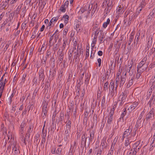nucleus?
<instances>
[{"label": "nucleus", "instance_id": "obj_10", "mask_svg": "<svg viewBox=\"0 0 155 155\" xmlns=\"http://www.w3.org/2000/svg\"><path fill=\"white\" fill-rule=\"evenodd\" d=\"M138 105V102H134L128 108V110L130 112H131L134 110Z\"/></svg>", "mask_w": 155, "mask_h": 155}, {"label": "nucleus", "instance_id": "obj_51", "mask_svg": "<svg viewBox=\"0 0 155 155\" xmlns=\"http://www.w3.org/2000/svg\"><path fill=\"white\" fill-rule=\"evenodd\" d=\"M64 118V114L63 113H61L60 114V117L59 118L60 121H62Z\"/></svg>", "mask_w": 155, "mask_h": 155}, {"label": "nucleus", "instance_id": "obj_54", "mask_svg": "<svg viewBox=\"0 0 155 155\" xmlns=\"http://www.w3.org/2000/svg\"><path fill=\"white\" fill-rule=\"evenodd\" d=\"M119 78H118V79H117L116 80V81L115 82V91H117V88L118 85L119 84Z\"/></svg>", "mask_w": 155, "mask_h": 155}, {"label": "nucleus", "instance_id": "obj_12", "mask_svg": "<svg viewBox=\"0 0 155 155\" xmlns=\"http://www.w3.org/2000/svg\"><path fill=\"white\" fill-rule=\"evenodd\" d=\"M135 80V78L134 76L129 78L128 83L127 85V88L130 87L133 84L134 81Z\"/></svg>", "mask_w": 155, "mask_h": 155}, {"label": "nucleus", "instance_id": "obj_45", "mask_svg": "<svg viewBox=\"0 0 155 155\" xmlns=\"http://www.w3.org/2000/svg\"><path fill=\"white\" fill-rule=\"evenodd\" d=\"M12 148H13L12 150H14V151L16 152L17 151V147L16 145V144L15 143H13L12 145Z\"/></svg>", "mask_w": 155, "mask_h": 155}, {"label": "nucleus", "instance_id": "obj_2", "mask_svg": "<svg viewBox=\"0 0 155 155\" xmlns=\"http://www.w3.org/2000/svg\"><path fill=\"white\" fill-rule=\"evenodd\" d=\"M114 81H111L109 85V95H110L111 97L114 96Z\"/></svg>", "mask_w": 155, "mask_h": 155}, {"label": "nucleus", "instance_id": "obj_31", "mask_svg": "<svg viewBox=\"0 0 155 155\" xmlns=\"http://www.w3.org/2000/svg\"><path fill=\"white\" fill-rule=\"evenodd\" d=\"M64 18V22L65 24H67L68 22V21L69 20V16L67 15H64L63 18L61 19L62 20L63 18V19Z\"/></svg>", "mask_w": 155, "mask_h": 155}, {"label": "nucleus", "instance_id": "obj_42", "mask_svg": "<svg viewBox=\"0 0 155 155\" xmlns=\"http://www.w3.org/2000/svg\"><path fill=\"white\" fill-rule=\"evenodd\" d=\"M136 153L133 151L132 149H131V150H130L127 152V155H136Z\"/></svg>", "mask_w": 155, "mask_h": 155}, {"label": "nucleus", "instance_id": "obj_6", "mask_svg": "<svg viewBox=\"0 0 155 155\" xmlns=\"http://www.w3.org/2000/svg\"><path fill=\"white\" fill-rule=\"evenodd\" d=\"M112 1L111 0H109L108 1V2L107 5V7L105 8V12H106V14H107L108 13H109L110 12V11L111 9H112L113 5H112Z\"/></svg>", "mask_w": 155, "mask_h": 155}, {"label": "nucleus", "instance_id": "obj_23", "mask_svg": "<svg viewBox=\"0 0 155 155\" xmlns=\"http://www.w3.org/2000/svg\"><path fill=\"white\" fill-rule=\"evenodd\" d=\"M58 52L59 54L58 59L59 61H61L64 58V53L62 52V51H60V49H59Z\"/></svg>", "mask_w": 155, "mask_h": 155}, {"label": "nucleus", "instance_id": "obj_53", "mask_svg": "<svg viewBox=\"0 0 155 155\" xmlns=\"http://www.w3.org/2000/svg\"><path fill=\"white\" fill-rule=\"evenodd\" d=\"M42 133L43 134V136L42 137V140L44 141V142H45L46 140V132L45 133V132H43V131Z\"/></svg>", "mask_w": 155, "mask_h": 155}, {"label": "nucleus", "instance_id": "obj_14", "mask_svg": "<svg viewBox=\"0 0 155 155\" xmlns=\"http://www.w3.org/2000/svg\"><path fill=\"white\" fill-rule=\"evenodd\" d=\"M153 117V108H152L151 110L147 114L146 118L148 120Z\"/></svg>", "mask_w": 155, "mask_h": 155}, {"label": "nucleus", "instance_id": "obj_16", "mask_svg": "<svg viewBox=\"0 0 155 155\" xmlns=\"http://www.w3.org/2000/svg\"><path fill=\"white\" fill-rule=\"evenodd\" d=\"M131 142H130V140L129 138H127L125 141L124 145L125 146L127 147V149H130V143Z\"/></svg>", "mask_w": 155, "mask_h": 155}, {"label": "nucleus", "instance_id": "obj_46", "mask_svg": "<svg viewBox=\"0 0 155 155\" xmlns=\"http://www.w3.org/2000/svg\"><path fill=\"white\" fill-rule=\"evenodd\" d=\"M81 24L79 22H77L75 27H74V29L76 30L78 29V28H81Z\"/></svg>", "mask_w": 155, "mask_h": 155}, {"label": "nucleus", "instance_id": "obj_1", "mask_svg": "<svg viewBox=\"0 0 155 155\" xmlns=\"http://www.w3.org/2000/svg\"><path fill=\"white\" fill-rule=\"evenodd\" d=\"M140 141H138L134 144L132 146V150H133V151H134L136 154L141 147L142 144H140Z\"/></svg>", "mask_w": 155, "mask_h": 155}, {"label": "nucleus", "instance_id": "obj_41", "mask_svg": "<svg viewBox=\"0 0 155 155\" xmlns=\"http://www.w3.org/2000/svg\"><path fill=\"white\" fill-rule=\"evenodd\" d=\"M127 113V111L126 110V109H125L124 110L122 114H121L120 117V119H122L123 120V118L124 117L125 115Z\"/></svg>", "mask_w": 155, "mask_h": 155}, {"label": "nucleus", "instance_id": "obj_63", "mask_svg": "<svg viewBox=\"0 0 155 155\" xmlns=\"http://www.w3.org/2000/svg\"><path fill=\"white\" fill-rule=\"evenodd\" d=\"M50 54L51 52L48 50H47V54L45 58H48L49 56L50 55Z\"/></svg>", "mask_w": 155, "mask_h": 155}, {"label": "nucleus", "instance_id": "obj_43", "mask_svg": "<svg viewBox=\"0 0 155 155\" xmlns=\"http://www.w3.org/2000/svg\"><path fill=\"white\" fill-rule=\"evenodd\" d=\"M66 8H65V6L62 5L60 7L59 10L61 11V12H66Z\"/></svg>", "mask_w": 155, "mask_h": 155}, {"label": "nucleus", "instance_id": "obj_5", "mask_svg": "<svg viewBox=\"0 0 155 155\" xmlns=\"http://www.w3.org/2000/svg\"><path fill=\"white\" fill-rule=\"evenodd\" d=\"M146 5L145 2H142L141 5L137 9L136 12L134 16L137 17L139 14L140 12L141 11L142 8H144Z\"/></svg>", "mask_w": 155, "mask_h": 155}, {"label": "nucleus", "instance_id": "obj_64", "mask_svg": "<svg viewBox=\"0 0 155 155\" xmlns=\"http://www.w3.org/2000/svg\"><path fill=\"white\" fill-rule=\"evenodd\" d=\"M114 110H112L111 109L110 112L109 113V116H112L113 117V116L114 114Z\"/></svg>", "mask_w": 155, "mask_h": 155}, {"label": "nucleus", "instance_id": "obj_7", "mask_svg": "<svg viewBox=\"0 0 155 155\" xmlns=\"http://www.w3.org/2000/svg\"><path fill=\"white\" fill-rule=\"evenodd\" d=\"M25 125L26 124L25 121H23L20 125L19 130L20 132V134L21 135V136H23L24 134V130Z\"/></svg>", "mask_w": 155, "mask_h": 155}, {"label": "nucleus", "instance_id": "obj_57", "mask_svg": "<svg viewBox=\"0 0 155 155\" xmlns=\"http://www.w3.org/2000/svg\"><path fill=\"white\" fill-rule=\"evenodd\" d=\"M107 76H108V71H107V72L105 74V75L102 78V80L103 82H104V81L105 80L106 78H107Z\"/></svg>", "mask_w": 155, "mask_h": 155}, {"label": "nucleus", "instance_id": "obj_62", "mask_svg": "<svg viewBox=\"0 0 155 155\" xmlns=\"http://www.w3.org/2000/svg\"><path fill=\"white\" fill-rule=\"evenodd\" d=\"M97 41V40L95 39H93L92 45H93L92 46V49H93V48L95 44H96Z\"/></svg>", "mask_w": 155, "mask_h": 155}, {"label": "nucleus", "instance_id": "obj_34", "mask_svg": "<svg viewBox=\"0 0 155 155\" xmlns=\"http://www.w3.org/2000/svg\"><path fill=\"white\" fill-rule=\"evenodd\" d=\"M146 64H146L145 63L141 61L138 64L137 66V68H140L143 67V66H145Z\"/></svg>", "mask_w": 155, "mask_h": 155}, {"label": "nucleus", "instance_id": "obj_29", "mask_svg": "<svg viewBox=\"0 0 155 155\" xmlns=\"http://www.w3.org/2000/svg\"><path fill=\"white\" fill-rule=\"evenodd\" d=\"M148 66V64H146L145 66H143V67H142V68H137V70H138L139 71L141 72H143L144 71H145L147 68Z\"/></svg>", "mask_w": 155, "mask_h": 155}, {"label": "nucleus", "instance_id": "obj_50", "mask_svg": "<svg viewBox=\"0 0 155 155\" xmlns=\"http://www.w3.org/2000/svg\"><path fill=\"white\" fill-rule=\"evenodd\" d=\"M58 18L59 17L57 16L56 17H53L51 20V22H53L55 21H57L58 20Z\"/></svg>", "mask_w": 155, "mask_h": 155}, {"label": "nucleus", "instance_id": "obj_19", "mask_svg": "<svg viewBox=\"0 0 155 155\" xmlns=\"http://www.w3.org/2000/svg\"><path fill=\"white\" fill-rule=\"evenodd\" d=\"M44 70L43 69H41L39 71V79L40 80H41L42 79L44 80Z\"/></svg>", "mask_w": 155, "mask_h": 155}, {"label": "nucleus", "instance_id": "obj_39", "mask_svg": "<svg viewBox=\"0 0 155 155\" xmlns=\"http://www.w3.org/2000/svg\"><path fill=\"white\" fill-rule=\"evenodd\" d=\"M113 117L108 116L107 118V123H108L109 124H111L113 120Z\"/></svg>", "mask_w": 155, "mask_h": 155}, {"label": "nucleus", "instance_id": "obj_59", "mask_svg": "<svg viewBox=\"0 0 155 155\" xmlns=\"http://www.w3.org/2000/svg\"><path fill=\"white\" fill-rule=\"evenodd\" d=\"M47 58H43L42 60L43 61L42 62V65H43V66H45V64H46V61L47 60Z\"/></svg>", "mask_w": 155, "mask_h": 155}, {"label": "nucleus", "instance_id": "obj_35", "mask_svg": "<svg viewBox=\"0 0 155 155\" xmlns=\"http://www.w3.org/2000/svg\"><path fill=\"white\" fill-rule=\"evenodd\" d=\"M94 132L93 130L90 131V139L91 141H92L94 139Z\"/></svg>", "mask_w": 155, "mask_h": 155}, {"label": "nucleus", "instance_id": "obj_18", "mask_svg": "<svg viewBox=\"0 0 155 155\" xmlns=\"http://www.w3.org/2000/svg\"><path fill=\"white\" fill-rule=\"evenodd\" d=\"M97 3L93 4L92 9L91 13V15H93L96 12L97 8Z\"/></svg>", "mask_w": 155, "mask_h": 155}, {"label": "nucleus", "instance_id": "obj_21", "mask_svg": "<svg viewBox=\"0 0 155 155\" xmlns=\"http://www.w3.org/2000/svg\"><path fill=\"white\" fill-rule=\"evenodd\" d=\"M47 106V104L45 102L42 108V114H46Z\"/></svg>", "mask_w": 155, "mask_h": 155}, {"label": "nucleus", "instance_id": "obj_30", "mask_svg": "<svg viewBox=\"0 0 155 155\" xmlns=\"http://www.w3.org/2000/svg\"><path fill=\"white\" fill-rule=\"evenodd\" d=\"M101 145L103 148H106L107 147V143L106 142V139H103L102 140Z\"/></svg>", "mask_w": 155, "mask_h": 155}, {"label": "nucleus", "instance_id": "obj_36", "mask_svg": "<svg viewBox=\"0 0 155 155\" xmlns=\"http://www.w3.org/2000/svg\"><path fill=\"white\" fill-rule=\"evenodd\" d=\"M83 84V81H80V80L77 81V88L78 90H80V87L81 84Z\"/></svg>", "mask_w": 155, "mask_h": 155}, {"label": "nucleus", "instance_id": "obj_38", "mask_svg": "<svg viewBox=\"0 0 155 155\" xmlns=\"http://www.w3.org/2000/svg\"><path fill=\"white\" fill-rule=\"evenodd\" d=\"M142 126L141 124V120H137V124L135 125L136 127L138 128L141 127Z\"/></svg>", "mask_w": 155, "mask_h": 155}, {"label": "nucleus", "instance_id": "obj_9", "mask_svg": "<svg viewBox=\"0 0 155 155\" xmlns=\"http://www.w3.org/2000/svg\"><path fill=\"white\" fill-rule=\"evenodd\" d=\"M126 74L127 72H125L124 76L123 77L121 76V80L120 81V87H121V86H122L124 84L125 81H126Z\"/></svg>", "mask_w": 155, "mask_h": 155}, {"label": "nucleus", "instance_id": "obj_8", "mask_svg": "<svg viewBox=\"0 0 155 155\" xmlns=\"http://www.w3.org/2000/svg\"><path fill=\"white\" fill-rule=\"evenodd\" d=\"M133 64V63L132 61H130V62H128L127 64V71L126 72H127L129 73V75H131L132 74H133V72L132 71V70H131L130 71V70L132 68V66Z\"/></svg>", "mask_w": 155, "mask_h": 155}, {"label": "nucleus", "instance_id": "obj_3", "mask_svg": "<svg viewBox=\"0 0 155 155\" xmlns=\"http://www.w3.org/2000/svg\"><path fill=\"white\" fill-rule=\"evenodd\" d=\"M127 97V92L125 91L124 92H123L120 95L119 98V101H120V105L123 104L126 101Z\"/></svg>", "mask_w": 155, "mask_h": 155}, {"label": "nucleus", "instance_id": "obj_26", "mask_svg": "<svg viewBox=\"0 0 155 155\" xmlns=\"http://www.w3.org/2000/svg\"><path fill=\"white\" fill-rule=\"evenodd\" d=\"M100 35L99 36V38L100 40V43H101L104 42V41H103V39L105 38V35L104 33H102L101 32L100 33Z\"/></svg>", "mask_w": 155, "mask_h": 155}, {"label": "nucleus", "instance_id": "obj_37", "mask_svg": "<svg viewBox=\"0 0 155 155\" xmlns=\"http://www.w3.org/2000/svg\"><path fill=\"white\" fill-rule=\"evenodd\" d=\"M110 22V19L109 18L107 19V21L104 22L103 25V26L104 28H105L107 26V25L109 24Z\"/></svg>", "mask_w": 155, "mask_h": 155}, {"label": "nucleus", "instance_id": "obj_20", "mask_svg": "<svg viewBox=\"0 0 155 155\" xmlns=\"http://www.w3.org/2000/svg\"><path fill=\"white\" fill-rule=\"evenodd\" d=\"M46 47L45 46V44H44L42 45L41 48H39L38 51L40 53V54H43L45 51L46 50Z\"/></svg>", "mask_w": 155, "mask_h": 155}, {"label": "nucleus", "instance_id": "obj_17", "mask_svg": "<svg viewBox=\"0 0 155 155\" xmlns=\"http://www.w3.org/2000/svg\"><path fill=\"white\" fill-rule=\"evenodd\" d=\"M9 0H6V1L4 2H2L1 4L2 5V7L3 8H7L8 7V2Z\"/></svg>", "mask_w": 155, "mask_h": 155}, {"label": "nucleus", "instance_id": "obj_52", "mask_svg": "<svg viewBox=\"0 0 155 155\" xmlns=\"http://www.w3.org/2000/svg\"><path fill=\"white\" fill-rule=\"evenodd\" d=\"M92 6L93 4H91L89 5V6L88 8V12H87V14H88V15L90 13V11H91V10L92 9Z\"/></svg>", "mask_w": 155, "mask_h": 155}, {"label": "nucleus", "instance_id": "obj_56", "mask_svg": "<svg viewBox=\"0 0 155 155\" xmlns=\"http://www.w3.org/2000/svg\"><path fill=\"white\" fill-rule=\"evenodd\" d=\"M105 101V95L103 97L102 99L101 100V103L102 106H104V104Z\"/></svg>", "mask_w": 155, "mask_h": 155}, {"label": "nucleus", "instance_id": "obj_58", "mask_svg": "<svg viewBox=\"0 0 155 155\" xmlns=\"http://www.w3.org/2000/svg\"><path fill=\"white\" fill-rule=\"evenodd\" d=\"M63 5L65 6V8H67L68 7L69 5L68 1H66Z\"/></svg>", "mask_w": 155, "mask_h": 155}, {"label": "nucleus", "instance_id": "obj_60", "mask_svg": "<svg viewBox=\"0 0 155 155\" xmlns=\"http://www.w3.org/2000/svg\"><path fill=\"white\" fill-rule=\"evenodd\" d=\"M16 107V106L15 104H13L12 105V109H11V112L12 113H13L15 111V107Z\"/></svg>", "mask_w": 155, "mask_h": 155}, {"label": "nucleus", "instance_id": "obj_33", "mask_svg": "<svg viewBox=\"0 0 155 155\" xmlns=\"http://www.w3.org/2000/svg\"><path fill=\"white\" fill-rule=\"evenodd\" d=\"M71 127V122L70 120L68 121L66 124V127L65 129H67L70 130V129Z\"/></svg>", "mask_w": 155, "mask_h": 155}, {"label": "nucleus", "instance_id": "obj_48", "mask_svg": "<svg viewBox=\"0 0 155 155\" xmlns=\"http://www.w3.org/2000/svg\"><path fill=\"white\" fill-rule=\"evenodd\" d=\"M62 150V149L60 148H58L56 150V153L57 155H60Z\"/></svg>", "mask_w": 155, "mask_h": 155}, {"label": "nucleus", "instance_id": "obj_22", "mask_svg": "<svg viewBox=\"0 0 155 155\" xmlns=\"http://www.w3.org/2000/svg\"><path fill=\"white\" fill-rule=\"evenodd\" d=\"M134 33L133 32H131L130 34V37L128 42V44L129 45H130L131 42L133 41V40L134 38Z\"/></svg>", "mask_w": 155, "mask_h": 155}, {"label": "nucleus", "instance_id": "obj_15", "mask_svg": "<svg viewBox=\"0 0 155 155\" xmlns=\"http://www.w3.org/2000/svg\"><path fill=\"white\" fill-rule=\"evenodd\" d=\"M33 127H34L33 125L31 124L29 125V128L28 130L27 133L26 134V136H27L28 138L29 137L30 134L31 133L32 131Z\"/></svg>", "mask_w": 155, "mask_h": 155}, {"label": "nucleus", "instance_id": "obj_4", "mask_svg": "<svg viewBox=\"0 0 155 155\" xmlns=\"http://www.w3.org/2000/svg\"><path fill=\"white\" fill-rule=\"evenodd\" d=\"M132 130V128L131 127L129 126L128 129H126L124 132L122 138V139L124 140V138L126 137L129 136L131 133Z\"/></svg>", "mask_w": 155, "mask_h": 155}, {"label": "nucleus", "instance_id": "obj_25", "mask_svg": "<svg viewBox=\"0 0 155 155\" xmlns=\"http://www.w3.org/2000/svg\"><path fill=\"white\" fill-rule=\"evenodd\" d=\"M155 14V10L153 9L152 11L150 12L149 15L147 16V18L151 19L153 18L154 16V14Z\"/></svg>", "mask_w": 155, "mask_h": 155}, {"label": "nucleus", "instance_id": "obj_11", "mask_svg": "<svg viewBox=\"0 0 155 155\" xmlns=\"http://www.w3.org/2000/svg\"><path fill=\"white\" fill-rule=\"evenodd\" d=\"M70 130L65 129L64 134V139L65 141H67L70 138L69 132Z\"/></svg>", "mask_w": 155, "mask_h": 155}, {"label": "nucleus", "instance_id": "obj_55", "mask_svg": "<svg viewBox=\"0 0 155 155\" xmlns=\"http://www.w3.org/2000/svg\"><path fill=\"white\" fill-rule=\"evenodd\" d=\"M155 142L153 143H151L150 146V148H149V150L150 151H151L153 150V148L155 147Z\"/></svg>", "mask_w": 155, "mask_h": 155}, {"label": "nucleus", "instance_id": "obj_40", "mask_svg": "<svg viewBox=\"0 0 155 155\" xmlns=\"http://www.w3.org/2000/svg\"><path fill=\"white\" fill-rule=\"evenodd\" d=\"M118 138V137H116L115 138L113 142H112V143H111V146L114 147H115L116 143L117 141Z\"/></svg>", "mask_w": 155, "mask_h": 155}, {"label": "nucleus", "instance_id": "obj_61", "mask_svg": "<svg viewBox=\"0 0 155 155\" xmlns=\"http://www.w3.org/2000/svg\"><path fill=\"white\" fill-rule=\"evenodd\" d=\"M14 95V94H13V93H12L10 97L9 98V100H10L9 102H10V104H11L12 103V98L13 97Z\"/></svg>", "mask_w": 155, "mask_h": 155}, {"label": "nucleus", "instance_id": "obj_44", "mask_svg": "<svg viewBox=\"0 0 155 155\" xmlns=\"http://www.w3.org/2000/svg\"><path fill=\"white\" fill-rule=\"evenodd\" d=\"M67 42V40H63V43L62 46V51H63L65 49V47L66 45V44Z\"/></svg>", "mask_w": 155, "mask_h": 155}, {"label": "nucleus", "instance_id": "obj_32", "mask_svg": "<svg viewBox=\"0 0 155 155\" xmlns=\"http://www.w3.org/2000/svg\"><path fill=\"white\" fill-rule=\"evenodd\" d=\"M137 71V73L136 75V79L137 80L138 79L141 78H142V76H141V74L142 73L140 71Z\"/></svg>", "mask_w": 155, "mask_h": 155}, {"label": "nucleus", "instance_id": "obj_49", "mask_svg": "<svg viewBox=\"0 0 155 155\" xmlns=\"http://www.w3.org/2000/svg\"><path fill=\"white\" fill-rule=\"evenodd\" d=\"M26 76L27 74H24L23 75L22 78V79L21 80V83H24L25 82Z\"/></svg>", "mask_w": 155, "mask_h": 155}, {"label": "nucleus", "instance_id": "obj_24", "mask_svg": "<svg viewBox=\"0 0 155 155\" xmlns=\"http://www.w3.org/2000/svg\"><path fill=\"white\" fill-rule=\"evenodd\" d=\"M109 87V83L108 81H106L104 84L103 90L105 92H108Z\"/></svg>", "mask_w": 155, "mask_h": 155}, {"label": "nucleus", "instance_id": "obj_13", "mask_svg": "<svg viewBox=\"0 0 155 155\" xmlns=\"http://www.w3.org/2000/svg\"><path fill=\"white\" fill-rule=\"evenodd\" d=\"M88 137H86L85 136V133L83 134L81 137V144H83L84 146H86V143L87 142V139Z\"/></svg>", "mask_w": 155, "mask_h": 155}, {"label": "nucleus", "instance_id": "obj_47", "mask_svg": "<svg viewBox=\"0 0 155 155\" xmlns=\"http://www.w3.org/2000/svg\"><path fill=\"white\" fill-rule=\"evenodd\" d=\"M89 47H88V48L87 47L86 53L85 54V58H87V57L89 56Z\"/></svg>", "mask_w": 155, "mask_h": 155}, {"label": "nucleus", "instance_id": "obj_27", "mask_svg": "<svg viewBox=\"0 0 155 155\" xmlns=\"http://www.w3.org/2000/svg\"><path fill=\"white\" fill-rule=\"evenodd\" d=\"M140 32H138L137 33V34L135 36V40L134 42V44L135 43H136L137 44L140 38Z\"/></svg>", "mask_w": 155, "mask_h": 155}, {"label": "nucleus", "instance_id": "obj_28", "mask_svg": "<svg viewBox=\"0 0 155 155\" xmlns=\"http://www.w3.org/2000/svg\"><path fill=\"white\" fill-rule=\"evenodd\" d=\"M148 104H149V106L151 107L153 105L155 104V98L154 99H151L148 103Z\"/></svg>", "mask_w": 155, "mask_h": 155}]
</instances>
